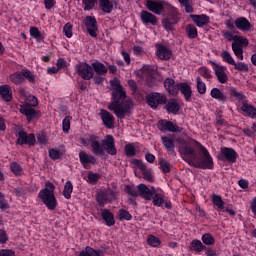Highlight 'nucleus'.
I'll return each instance as SVG.
<instances>
[{
    "mask_svg": "<svg viewBox=\"0 0 256 256\" xmlns=\"http://www.w3.org/2000/svg\"><path fill=\"white\" fill-rule=\"evenodd\" d=\"M111 89H112V103L108 105V109L110 111H114V114L118 116L120 119L125 117L127 113H129V109L133 105L131 100L127 99V95L123 90V86H121V82L119 79L114 78L110 81Z\"/></svg>",
    "mask_w": 256,
    "mask_h": 256,
    "instance_id": "obj_1",
    "label": "nucleus"
},
{
    "mask_svg": "<svg viewBox=\"0 0 256 256\" xmlns=\"http://www.w3.org/2000/svg\"><path fill=\"white\" fill-rule=\"evenodd\" d=\"M224 39H227V41H233L232 43V51L240 61H243V47H247L249 45V40L243 36H237L231 34L229 31L223 32Z\"/></svg>",
    "mask_w": 256,
    "mask_h": 256,
    "instance_id": "obj_2",
    "label": "nucleus"
},
{
    "mask_svg": "<svg viewBox=\"0 0 256 256\" xmlns=\"http://www.w3.org/2000/svg\"><path fill=\"white\" fill-rule=\"evenodd\" d=\"M39 199L46 205L50 211H55L57 207V198H55V185L46 182L45 188L38 194Z\"/></svg>",
    "mask_w": 256,
    "mask_h": 256,
    "instance_id": "obj_3",
    "label": "nucleus"
},
{
    "mask_svg": "<svg viewBox=\"0 0 256 256\" xmlns=\"http://www.w3.org/2000/svg\"><path fill=\"white\" fill-rule=\"evenodd\" d=\"M146 7L148 11L154 13V15H161L163 11H171L173 15H176L177 10L173 7L169 2H165L162 0H147Z\"/></svg>",
    "mask_w": 256,
    "mask_h": 256,
    "instance_id": "obj_4",
    "label": "nucleus"
},
{
    "mask_svg": "<svg viewBox=\"0 0 256 256\" xmlns=\"http://www.w3.org/2000/svg\"><path fill=\"white\" fill-rule=\"evenodd\" d=\"M117 199V193L111 189H105L102 192H99L96 196V201L100 205V207H103V205L107 203H111V201H115Z\"/></svg>",
    "mask_w": 256,
    "mask_h": 256,
    "instance_id": "obj_5",
    "label": "nucleus"
},
{
    "mask_svg": "<svg viewBox=\"0 0 256 256\" xmlns=\"http://www.w3.org/2000/svg\"><path fill=\"white\" fill-rule=\"evenodd\" d=\"M76 71L82 79H85L86 81H89V79H93V68L91 65L82 62L76 65Z\"/></svg>",
    "mask_w": 256,
    "mask_h": 256,
    "instance_id": "obj_6",
    "label": "nucleus"
},
{
    "mask_svg": "<svg viewBox=\"0 0 256 256\" xmlns=\"http://www.w3.org/2000/svg\"><path fill=\"white\" fill-rule=\"evenodd\" d=\"M138 189H139V197H142L146 201H151L153 199V195L157 193V190L155 189V187L149 188L145 184H139Z\"/></svg>",
    "mask_w": 256,
    "mask_h": 256,
    "instance_id": "obj_7",
    "label": "nucleus"
},
{
    "mask_svg": "<svg viewBox=\"0 0 256 256\" xmlns=\"http://www.w3.org/2000/svg\"><path fill=\"white\" fill-rule=\"evenodd\" d=\"M213 70L219 81V83L225 84L229 81V76L227 75V67L223 65L214 64Z\"/></svg>",
    "mask_w": 256,
    "mask_h": 256,
    "instance_id": "obj_8",
    "label": "nucleus"
},
{
    "mask_svg": "<svg viewBox=\"0 0 256 256\" xmlns=\"http://www.w3.org/2000/svg\"><path fill=\"white\" fill-rule=\"evenodd\" d=\"M86 29L91 37H97V19L93 16H87L84 20Z\"/></svg>",
    "mask_w": 256,
    "mask_h": 256,
    "instance_id": "obj_9",
    "label": "nucleus"
},
{
    "mask_svg": "<svg viewBox=\"0 0 256 256\" xmlns=\"http://www.w3.org/2000/svg\"><path fill=\"white\" fill-rule=\"evenodd\" d=\"M132 164L142 171L143 179H145V181H148V183H153V181H155L151 170L147 169V166H145L142 161H132Z\"/></svg>",
    "mask_w": 256,
    "mask_h": 256,
    "instance_id": "obj_10",
    "label": "nucleus"
},
{
    "mask_svg": "<svg viewBox=\"0 0 256 256\" xmlns=\"http://www.w3.org/2000/svg\"><path fill=\"white\" fill-rule=\"evenodd\" d=\"M171 55V49L162 44L156 45V56L158 57V59H160L161 61H167L171 59Z\"/></svg>",
    "mask_w": 256,
    "mask_h": 256,
    "instance_id": "obj_11",
    "label": "nucleus"
},
{
    "mask_svg": "<svg viewBox=\"0 0 256 256\" xmlns=\"http://www.w3.org/2000/svg\"><path fill=\"white\" fill-rule=\"evenodd\" d=\"M17 141L19 145H35V135H27L23 130H20Z\"/></svg>",
    "mask_w": 256,
    "mask_h": 256,
    "instance_id": "obj_12",
    "label": "nucleus"
},
{
    "mask_svg": "<svg viewBox=\"0 0 256 256\" xmlns=\"http://www.w3.org/2000/svg\"><path fill=\"white\" fill-rule=\"evenodd\" d=\"M102 145L103 148L107 150L109 155H117V149H115V138H113V136H106V138L102 141Z\"/></svg>",
    "mask_w": 256,
    "mask_h": 256,
    "instance_id": "obj_13",
    "label": "nucleus"
},
{
    "mask_svg": "<svg viewBox=\"0 0 256 256\" xmlns=\"http://www.w3.org/2000/svg\"><path fill=\"white\" fill-rule=\"evenodd\" d=\"M164 98L159 93H152L147 96V103L152 109H157L160 103H163Z\"/></svg>",
    "mask_w": 256,
    "mask_h": 256,
    "instance_id": "obj_14",
    "label": "nucleus"
},
{
    "mask_svg": "<svg viewBox=\"0 0 256 256\" xmlns=\"http://www.w3.org/2000/svg\"><path fill=\"white\" fill-rule=\"evenodd\" d=\"M140 18L142 23H144V25H157V16L153 15L152 13L148 12V11H142L140 13Z\"/></svg>",
    "mask_w": 256,
    "mask_h": 256,
    "instance_id": "obj_15",
    "label": "nucleus"
},
{
    "mask_svg": "<svg viewBox=\"0 0 256 256\" xmlns=\"http://www.w3.org/2000/svg\"><path fill=\"white\" fill-rule=\"evenodd\" d=\"M164 87L170 95H177L179 93V85L171 78H167L164 81Z\"/></svg>",
    "mask_w": 256,
    "mask_h": 256,
    "instance_id": "obj_16",
    "label": "nucleus"
},
{
    "mask_svg": "<svg viewBox=\"0 0 256 256\" xmlns=\"http://www.w3.org/2000/svg\"><path fill=\"white\" fill-rule=\"evenodd\" d=\"M20 113L25 115L27 121H33V119H37V111L28 105L21 106Z\"/></svg>",
    "mask_w": 256,
    "mask_h": 256,
    "instance_id": "obj_17",
    "label": "nucleus"
},
{
    "mask_svg": "<svg viewBox=\"0 0 256 256\" xmlns=\"http://www.w3.org/2000/svg\"><path fill=\"white\" fill-rule=\"evenodd\" d=\"M235 26L237 29L243 32H247L251 30V22L247 20L245 17H240L235 20Z\"/></svg>",
    "mask_w": 256,
    "mask_h": 256,
    "instance_id": "obj_18",
    "label": "nucleus"
},
{
    "mask_svg": "<svg viewBox=\"0 0 256 256\" xmlns=\"http://www.w3.org/2000/svg\"><path fill=\"white\" fill-rule=\"evenodd\" d=\"M187 163L195 169H213V161H188Z\"/></svg>",
    "mask_w": 256,
    "mask_h": 256,
    "instance_id": "obj_19",
    "label": "nucleus"
},
{
    "mask_svg": "<svg viewBox=\"0 0 256 256\" xmlns=\"http://www.w3.org/2000/svg\"><path fill=\"white\" fill-rule=\"evenodd\" d=\"M101 216L103 221H105L108 227H113V225H115V216L113 215V213H111V210L109 209L102 210Z\"/></svg>",
    "mask_w": 256,
    "mask_h": 256,
    "instance_id": "obj_20",
    "label": "nucleus"
},
{
    "mask_svg": "<svg viewBox=\"0 0 256 256\" xmlns=\"http://www.w3.org/2000/svg\"><path fill=\"white\" fill-rule=\"evenodd\" d=\"M158 128L160 131H179V127L177 125L173 124V122L161 120L158 122Z\"/></svg>",
    "mask_w": 256,
    "mask_h": 256,
    "instance_id": "obj_21",
    "label": "nucleus"
},
{
    "mask_svg": "<svg viewBox=\"0 0 256 256\" xmlns=\"http://www.w3.org/2000/svg\"><path fill=\"white\" fill-rule=\"evenodd\" d=\"M100 115L104 125L107 126L108 129L113 128V115H111L107 110H101Z\"/></svg>",
    "mask_w": 256,
    "mask_h": 256,
    "instance_id": "obj_22",
    "label": "nucleus"
},
{
    "mask_svg": "<svg viewBox=\"0 0 256 256\" xmlns=\"http://www.w3.org/2000/svg\"><path fill=\"white\" fill-rule=\"evenodd\" d=\"M157 73V68L154 66L145 65L140 71L139 75H142L143 79H149V77H152Z\"/></svg>",
    "mask_w": 256,
    "mask_h": 256,
    "instance_id": "obj_23",
    "label": "nucleus"
},
{
    "mask_svg": "<svg viewBox=\"0 0 256 256\" xmlns=\"http://www.w3.org/2000/svg\"><path fill=\"white\" fill-rule=\"evenodd\" d=\"M221 153L227 161H237V157H239L233 148H222Z\"/></svg>",
    "mask_w": 256,
    "mask_h": 256,
    "instance_id": "obj_24",
    "label": "nucleus"
},
{
    "mask_svg": "<svg viewBox=\"0 0 256 256\" xmlns=\"http://www.w3.org/2000/svg\"><path fill=\"white\" fill-rule=\"evenodd\" d=\"M192 21L197 25V27H203V25H207L209 22V17L205 14L201 15H190Z\"/></svg>",
    "mask_w": 256,
    "mask_h": 256,
    "instance_id": "obj_25",
    "label": "nucleus"
},
{
    "mask_svg": "<svg viewBox=\"0 0 256 256\" xmlns=\"http://www.w3.org/2000/svg\"><path fill=\"white\" fill-rule=\"evenodd\" d=\"M114 5H117L116 0H100V8L104 13H111Z\"/></svg>",
    "mask_w": 256,
    "mask_h": 256,
    "instance_id": "obj_26",
    "label": "nucleus"
},
{
    "mask_svg": "<svg viewBox=\"0 0 256 256\" xmlns=\"http://www.w3.org/2000/svg\"><path fill=\"white\" fill-rule=\"evenodd\" d=\"M241 111H243V113H246V115H248V117H251L252 119L256 118V108L253 105H249L243 102L241 106Z\"/></svg>",
    "mask_w": 256,
    "mask_h": 256,
    "instance_id": "obj_27",
    "label": "nucleus"
},
{
    "mask_svg": "<svg viewBox=\"0 0 256 256\" xmlns=\"http://www.w3.org/2000/svg\"><path fill=\"white\" fill-rule=\"evenodd\" d=\"M103 251L95 250L91 246H86L85 250H82L79 256H103Z\"/></svg>",
    "mask_w": 256,
    "mask_h": 256,
    "instance_id": "obj_28",
    "label": "nucleus"
},
{
    "mask_svg": "<svg viewBox=\"0 0 256 256\" xmlns=\"http://www.w3.org/2000/svg\"><path fill=\"white\" fill-rule=\"evenodd\" d=\"M0 95L5 101H11V99H13L11 87L9 85L0 86Z\"/></svg>",
    "mask_w": 256,
    "mask_h": 256,
    "instance_id": "obj_29",
    "label": "nucleus"
},
{
    "mask_svg": "<svg viewBox=\"0 0 256 256\" xmlns=\"http://www.w3.org/2000/svg\"><path fill=\"white\" fill-rule=\"evenodd\" d=\"M178 91H181L182 95H184L186 100L191 99V86L187 83H180L178 85Z\"/></svg>",
    "mask_w": 256,
    "mask_h": 256,
    "instance_id": "obj_30",
    "label": "nucleus"
},
{
    "mask_svg": "<svg viewBox=\"0 0 256 256\" xmlns=\"http://www.w3.org/2000/svg\"><path fill=\"white\" fill-rule=\"evenodd\" d=\"M166 109L168 113H173L175 115L179 112V109H181V106L179 105L178 101L170 100L166 105Z\"/></svg>",
    "mask_w": 256,
    "mask_h": 256,
    "instance_id": "obj_31",
    "label": "nucleus"
},
{
    "mask_svg": "<svg viewBox=\"0 0 256 256\" xmlns=\"http://www.w3.org/2000/svg\"><path fill=\"white\" fill-rule=\"evenodd\" d=\"M90 147L95 155H101L103 153V145H101V142L97 139L90 141Z\"/></svg>",
    "mask_w": 256,
    "mask_h": 256,
    "instance_id": "obj_32",
    "label": "nucleus"
},
{
    "mask_svg": "<svg viewBox=\"0 0 256 256\" xmlns=\"http://www.w3.org/2000/svg\"><path fill=\"white\" fill-rule=\"evenodd\" d=\"M93 70L97 75H106L108 68L101 62L92 63Z\"/></svg>",
    "mask_w": 256,
    "mask_h": 256,
    "instance_id": "obj_33",
    "label": "nucleus"
},
{
    "mask_svg": "<svg viewBox=\"0 0 256 256\" xmlns=\"http://www.w3.org/2000/svg\"><path fill=\"white\" fill-rule=\"evenodd\" d=\"M212 203L217 207L218 209H225V201H223V198L217 194L211 195Z\"/></svg>",
    "mask_w": 256,
    "mask_h": 256,
    "instance_id": "obj_34",
    "label": "nucleus"
},
{
    "mask_svg": "<svg viewBox=\"0 0 256 256\" xmlns=\"http://www.w3.org/2000/svg\"><path fill=\"white\" fill-rule=\"evenodd\" d=\"M212 99H216L217 101H225V94L219 90V88H213L210 92Z\"/></svg>",
    "mask_w": 256,
    "mask_h": 256,
    "instance_id": "obj_35",
    "label": "nucleus"
},
{
    "mask_svg": "<svg viewBox=\"0 0 256 256\" xmlns=\"http://www.w3.org/2000/svg\"><path fill=\"white\" fill-rule=\"evenodd\" d=\"M9 79L14 85H21L23 83V72H15L9 76Z\"/></svg>",
    "mask_w": 256,
    "mask_h": 256,
    "instance_id": "obj_36",
    "label": "nucleus"
},
{
    "mask_svg": "<svg viewBox=\"0 0 256 256\" xmlns=\"http://www.w3.org/2000/svg\"><path fill=\"white\" fill-rule=\"evenodd\" d=\"M220 55H221L222 61H224V63H228V65H235V58H233L231 53H229L226 50H223Z\"/></svg>",
    "mask_w": 256,
    "mask_h": 256,
    "instance_id": "obj_37",
    "label": "nucleus"
},
{
    "mask_svg": "<svg viewBox=\"0 0 256 256\" xmlns=\"http://www.w3.org/2000/svg\"><path fill=\"white\" fill-rule=\"evenodd\" d=\"M124 151H125V155H127V157L135 156L137 153V144H126Z\"/></svg>",
    "mask_w": 256,
    "mask_h": 256,
    "instance_id": "obj_38",
    "label": "nucleus"
},
{
    "mask_svg": "<svg viewBox=\"0 0 256 256\" xmlns=\"http://www.w3.org/2000/svg\"><path fill=\"white\" fill-rule=\"evenodd\" d=\"M73 193V183L67 181L64 185L63 196L65 199H71V194Z\"/></svg>",
    "mask_w": 256,
    "mask_h": 256,
    "instance_id": "obj_39",
    "label": "nucleus"
},
{
    "mask_svg": "<svg viewBox=\"0 0 256 256\" xmlns=\"http://www.w3.org/2000/svg\"><path fill=\"white\" fill-rule=\"evenodd\" d=\"M30 36L36 41H43V34L37 27H30Z\"/></svg>",
    "mask_w": 256,
    "mask_h": 256,
    "instance_id": "obj_40",
    "label": "nucleus"
},
{
    "mask_svg": "<svg viewBox=\"0 0 256 256\" xmlns=\"http://www.w3.org/2000/svg\"><path fill=\"white\" fill-rule=\"evenodd\" d=\"M196 83L198 93H200V95H205V93H207V85H205V82L201 80V77L196 78Z\"/></svg>",
    "mask_w": 256,
    "mask_h": 256,
    "instance_id": "obj_41",
    "label": "nucleus"
},
{
    "mask_svg": "<svg viewBox=\"0 0 256 256\" xmlns=\"http://www.w3.org/2000/svg\"><path fill=\"white\" fill-rule=\"evenodd\" d=\"M191 247H192L193 251H196L197 253H201V251H203V249H207V247H205V245H203L201 240H193L191 242Z\"/></svg>",
    "mask_w": 256,
    "mask_h": 256,
    "instance_id": "obj_42",
    "label": "nucleus"
},
{
    "mask_svg": "<svg viewBox=\"0 0 256 256\" xmlns=\"http://www.w3.org/2000/svg\"><path fill=\"white\" fill-rule=\"evenodd\" d=\"M180 5L184 7L186 13H193V2L191 0H178Z\"/></svg>",
    "mask_w": 256,
    "mask_h": 256,
    "instance_id": "obj_43",
    "label": "nucleus"
},
{
    "mask_svg": "<svg viewBox=\"0 0 256 256\" xmlns=\"http://www.w3.org/2000/svg\"><path fill=\"white\" fill-rule=\"evenodd\" d=\"M118 217L120 221H131V219L133 218L131 216V214L129 213V211L125 210V209H120L118 212Z\"/></svg>",
    "mask_w": 256,
    "mask_h": 256,
    "instance_id": "obj_44",
    "label": "nucleus"
},
{
    "mask_svg": "<svg viewBox=\"0 0 256 256\" xmlns=\"http://www.w3.org/2000/svg\"><path fill=\"white\" fill-rule=\"evenodd\" d=\"M10 169L16 176L23 175V167H21V165H19L17 162H12Z\"/></svg>",
    "mask_w": 256,
    "mask_h": 256,
    "instance_id": "obj_45",
    "label": "nucleus"
},
{
    "mask_svg": "<svg viewBox=\"0 0 256 256\" xmlns=\"http://www.w3.org/2000/svg\"><path fill=\"white\" fill-rule=\"evenodd\" d=\"M125 193H128V195H131L132 197H139V186L134 187L127 185L125 186Z\"/></svg>",
    "mask_w": 256,
    "mask_h": 256,
    "instance_id": "obj_46",
    "label": "nucleus"
},
{
    "mask_svg": "<svg viewBox=\"0 0 256 256\" xmlns=\"http://www.w3.org/2000/svg\"><path fill=\"white\" fill-rule=\"evenodd\" d=\"M233 66L236 71H240L242 73H247V71H249V66L245 64V62H234Z\"/></svg>",
    "mask_w": 256,
    "mask_h": 256,
    "instance_id": "obj_47",
    "label": "nucleus"
},
{
    "mask_svg": "<svg viewBox=\"0 0 256 256\" xmlns=\"http://www.w3.org/2000/svg\"><path fill=\"white\" fill-rule=\"evenodd\" d=\"M163 27L167 29V31H171L173 29V23H177V19H175V16H173V19L169 18V16L163 20Z\"/></svg>",
    "mask_w": 256,
    "mask_h": 256,
    "instance_id": "obj_48",
    "label": "nucleus"
},
{
    "mask_svg": "<svg viewBox=\"0 0 256 256\" xmlns=\"http://www.w3.org/2000/svg\"><path fill=\"white\" fill-rule=\"evenodd\" d=\"M162 142L168 151H173V149L175 148V144H173V140L169 137H162Z\"/></svg>",
    "mask_w": 256,
    "mask_h": 256,
    "instance_id": "obj_49",
    "label": "nucleus"
},
{
    "mask_svg": "<svg viewBox=\"0 0 256 256\" xmlns=\"http://www.w3.org/2000/svg\"><path fill=\"white\" fill-rule=\"evenodd\" d=\"M22 76H23V81L27 79V81H29L30 83H35V75L33 74V72L29 70H23Z\"/></svg>",
    "mask_w": 256,
    "mask_h": 256,
    "instance_id": "obj_50",
    "label": "nucleus"
},
{
    "mask_svg": "<svg viewBox=\"0 0 256 256\" xmlns=\"http://www.w3.org/2000/svg\"><path fill=\"white\" fill-rule=\"evenodd\" d=\"M186 33L190 39H195V37H197V28L193 25H187Z\"/></svg>",
    "mask_w": 256,
    "mask_h": 256,
    "instance_id": "obj_51",
    "label": "nucleus"
},
{
    "mask_svg": "<svg viewBox=\"0 0 256 256\" xmlns=\"http://www.w3.org/2000/svg\"><path fill=\"white\" fill-rule=\"evenodd\" d=\"M62 129H63L64 133H68L69 129H71V117L70 116H66L63 119Z\"/></svg>",
    "mask_w": 256,
    "mask_h": 256,
    "instance_id": "obj_52",
    "label": "nucleus"
},
{
    "mask_svg": "<svg viewBox=\"0 0 256 256\" xmlns=\"http://www.w3.org/2000/svg\"><path fill=\"white\" fill-rule=\"evenodd\" d=\"M202 241L204 245H213L215 243V238H213V235L206 233L202 236Z\"/></svg>",
    "mask_w": 256,
    "mask_h": 256,
    "instance_id": "obj_53",
    "label": "nucleus"
},
{
    "mask_svg": "<svg viewBox=\"0 0 256 256\" xmlns=\"http://www.w3.org/2000/svg\"><path fill=\"white\" fill-rule=\"evenodd\" d=\"M148 244H150L151 247H159V245H161V240H159V238L151 235L148 236Z\"/></svg>",
    "mask_w": 256,
    "mask_h": 256,
    "instance_id": "obj_54",
    "label": "nucleus"
},
{
    "mask_svg": "<svg viewBox=\"0 0 256 256\" xmlns=\"http://www.w3.org/2000/svg\"><path fill=\"white\" fill-rule=\"evenodd\" d=\"M198 73L201 75V77H204V79H211L212 77L211 70L207 69L206 67L199 68Z\"/></svg>",
    "mask_w": 256,
    "mask_h": 256,
    "instance_id": "obj_55",
    "label": "nucleus"
},
{
    "mask_svg": "<svg viewBox=\"0 0 256 256\" xmlns=\"http://www.w3.org/2000/svg\"><path fill=\"white\" fill-rule=\"evenodd\" d=\"M85 11H91L95 7L97 0H82Z\"/></svg>",
    "mask_w": 256,
    "mask_h": 256,
    "instance_id": "obj_56",
    "label": "nucleus"
},
{
    "mask_svg": "<svg viewBox=\"0 0 256 256\" xmlns=\"http://www.w3.org/2000/svg\"><path fill=\"white\" fill-rule=\"evenodd\" d=\"M159 168L163 173H170L171 172V164L167 161H160L159 162Z\"/></svg>",
    "mask_w": 256,
    "mask_h": 256,
    "instance_id": "obj_57",
    "label": "nucleus"
},
{
    "mask_svg": "<svg viewBox=\"0 0 256 256\" xmlns=\"http://www.w3.org/2000/svg\"><path fill=\"white\" fill-rule=\"evenodd\" d=\"M163 203H165V200L163 199V197H161V194L155 193L153 197V205H155L156 207H161Z\"/></svg>",
    "mask_w": 256,
    "mask_h": 256,
    "instance_id": "obj_58",
    "label": "nucleus"
},
{
    "mask_svg": "<svg viewBox=\"0 0 256 256\" xmlns=\"http://www.w3.org/2000/svg\"><path fill=\"white\" fill-rule=\"evenodd\" d=\"M63 153H61L59 150L51 149L49 151V157L50 159H53L54 161L57 159H61Z\"/></svg>",
    "mask_w": 256,
    "mask_h": 256,
    "instance_id": "obj_59",
    "label": "nucleus"
},
{
    "mask_svg": "<svg viewBox=\"0 0 256 256\" xmlns=\"http://www.w3.org/2000/svg\"><path fill=\"white\" fill-rule=\"evenodd\" d=\"M66 37H68V39H71V37H73V26L69 23H67L65 26H64V29H63Z\"/></svg>",
    "mask_w": 256,
    "mask_h": 256,
    "instance_id": "obj_60",
    "label": "nucleus"
},
{
    "mask_svg": "<svg viewBox=\"0 0 256 256\" xmlns=\"http://www.w3.org/2000/svg\"><path fill=\"white\" fill-rule=\"evenodd\" d=\"M26 104L29 105V107H37V105L39 104L37 101V97L30 95L27 99H26Z\"/></svg>",
    "mask_w": 256,
    "mask_h": 256,
    "instance_id": "obj_61",
    "label": "nucleus"
},
{
    "mask_svg": "<svg viewBox=\"0 0 256 256\" xmlns=\"http://www.w3.org/2000/svg\"><path fill=\"white\" fill-rule=\"evenodd\" d=\"M200 153L206 161L212 160L211 155H209V152L207 151V149H205V147L200 146Z\"/></svg>",
    "mask_w": 256,
    "mask_h": 256,
    "instance_id": "obj_62",
    "label": "nucleus"
},
{
    "mask_svg": "<svg viewBox=\"0 0 256 256\" xmlns=\"http://www.w3.org/2000/svg\"><path fill=\"white\" fill-rule=\"evenodd\" d=\"M100 179L99 174H95V173H89L88 174V181L89 183H97Z\"/></svg>",
    "mask_w": 256,
    "mask_h": 256,
    "instance_id": "obj_63",
    "label": "nucleus"
},
{
    "mask_svg": "<svg viewBox=\"0 0 256 256\" xmlns=\"http://www.w3.org/2000/svg\"><path fill=\"white\" fill-rule=\"evenodd\" d=\"M0 256H15V251L11 249H2L0 250Z\"/></svg>",
    "mask_w": 256,
    "mask_h": 256,
    "instance_id": "obj_64",
    "label": "nucleus"
}]
</instances>
